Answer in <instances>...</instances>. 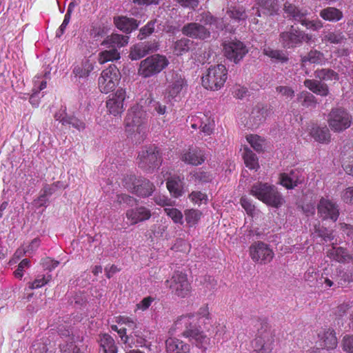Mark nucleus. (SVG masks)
<instances>
[{"label":"nucleus","instance_id":"obj_1","mask_svg":"<svg viewBox=\"0 0 353 353\" xmlns=\"http://www.w3.org/2000/svg\"><path fill=\"white\" fill-rule=\"evenodd\" d=\"M210 312L207 307H201L199 310V314H190L188 316H181L177 321V324L183 323L185 330L182 332V336L188 338L190 341L195 344V345L205 350L210 343V339L201 331L197 326V321L199 316L209 319Z\"/></svg>","mask_w":353,"mask_h":353},{"label":"nucleus","instance_id":"obj_2","mask_svg":"<svg viewBox=\"0 0 353 353\" xmlns=\"http://www.w3.org/2000/svg\"><path fill=\"white\" fill-rule=\"evenodd\" d=\"M201 21L203 24L196 22H190L185 24L181 28L182 34L189 38L205 40L210 37L211 32L205 27L207 25H212L216 23L217 18L211 14L209 12H204L201 14Z\"/></svg>","mask_w":353,"mask_h":353},{"label":"nucleus","instance_id":"obj_3","mask_svg":"<svg viewBox=\"0 0 353 353\" xmlns=\"http://www.w3.org/2000/svg\"><path fill=\"white\" fill-rule=\"evenodd\" d=\"M283 10L286 18L300 23L308 30L318 31L323 27L321 21L312 20L308 17L310 12L305 8H299L287 1L284 3Z\"/></svg>","mask_w":353,"mask_h":353},{"label":"nucleus","instance_id":"obj_4","mask_svg":"<svg viewBox=\"0 0 353 353\" xmlns=\"http://www.w3.org/2000/svg\"><path fill=\"white\" fill-rule=\"evenodd\" d=\"M250 194L271 207L279 208L284 203L281 194L274 185L258 182L250 190Z\"/></svg>","mask_w":353,"mask_h":353},{"label":"nucleus","instance_id":"obj_5","mask_svg":"<svg viewBox=\"0 0 353 353\" xmlns=\"http://www.w3.org/2000/svg\"><path fill=\"white\" fill-rule=\"evenodd\" d=\"M169 64L166 57L155 54L142 60L138 68V74L143 78H149L160 73Z\"/></svg>","mask_w":353,"mask_h":353},{"label":"nucleus","instance_id":"obj_6","mask_svg":"<svg viewBox=\"0 0 353 353\" xmlns=\"http://www.w3.org/2000/svg\"><path fill=\"white\" fill-rule=\"evenodd\" d=\"M228 71L224 65H211L202 77V85L205 89L218 90L223 86Z\"/></svg>","mask_w":353,"mask_h":353},{"label":"nucleus","instance_id":"obj_7","mask_svg":"<svg viewBox=\"0 0 353 353\" xmlns=\"http://www.w3.org/2000/svg\"><path fill=\"white\" fill-rule=\"evenodd\" d=\"M313 40L311 34L305 32L294 26L288 30L281 32L279 34V42L283 48L286 49L294 48L301 46L303 42L309 43Z\"/></svg>","mask_w":353,"mask_h":353},{"label":"nucleus","instance_id":"obj_8","mask_svg":"<svg viewBox=\"0 0 353 353\" xmlns=\"http://www.w3.org/2000/svg\"><path fill=\"white\" fill-rule=\"evenodd\" d=\"M327 123L332 130L340 132L350 127L352 117L343 108H333L327 115Z\"/></svg>","mask_w":353,"mask_h":353},{"label":"nucleus","instance_id":"obj_9","mask_svg":"<svg viewBox=\"0 0 353 353\" xmlns=\"http://www.w3.org/2000/svg\"><path fill=\"white\" fill-rule=\"evenodd\" d=\"M165 285L174 295L184 298L191 290L190 284L188 280L187 275L182 272L176 271L172 276L165 281Z\"/></svg>","mask_w":353,"mask_h":353},{"label":"nucleus","instance_id":"obj_10","mask_svg":"<svg viewBox=\"0 0 353 353\" xmlns=\"http://www.w3.org/2000/svg\"><path fill=\"white\" fill-rule=\"evenodd\" d=\"M121 79V73L115 65H110L103 70L98 80L99 90L101 92L108 93L112 91Z\"/></svg>","mask_w":353,"mask_h":353},{"label":"nucleus","instance_id":"obj_11","mask_svg":"<svg viewBox=\"0 0 353 353\" xmlns=\"http://www.w3.org/2000/svg\"><path fill=\"white\" fill-rule=\"evenodd\" d=\"M139 167L146 172H152L161 164L159 150L155 147L143 150L138 156Z\"/></svg>","mask_w":353,"mask_h":353},{"label":"nucleus","instance_id":"obj_12","mask_svg":"<svg viewBox=\"0 0 353 353\" xmlns=\"http://www.w3.org/2000/svg\"><path fill=\"white\" fill-rule=\"evenodd\" d=\"M223 54L227 59L236 64L243 60L248 52V48L241 41L232 40L223 44Z\"/></svg>","mask_w":353,"mask_h":353},{"label":"nucleus","instance_id":"obj_13","mask_svg":"<svg viewBox=\"0 0 353 353\" xmlns=\"http://www.w3.org/2000/svg\"><path fill=\"white\" fill-rule=\"evenodd\" d=\"M146 112L139 106H134L128 110L125 119V127L129 132L141 131L146 121Z\"/></svg>","mask_w":353,"mask_h":353},{"label":"nucleus","instance_id":"obj_14","mask_svg":"<svg viewBox=\"0 0 353 353\" xmlns=\"http://www.w3.org/2000/svg\"><path fill=\"white\" fill-rule=\"evenodd\" d=\"M272 114L273 109L271 105L259 103L253 108L247 124L249 128L256 129Z\"/></svg>","mask_w":353,"mask_h":353},{"label":"nucleus","instance_id":"obj_15","mask_svg":"<svg viewBox=\"0 0 353 353\" xmlns=\"http://www.w3.org/2000/svg\"><path fill=\"white\" fill-rule=\"evenodd\" d=\"M317 214L322 220L335 222L339 216V205L332 201L321 198L317 205Z\"/></svg>","mask_w":353,"mask_h":353},{"label":"nucleus","instance_id":"obj_16","mask_svg":"<svg viewBox=\"0 0 353 353\" xmlns=\"http://www.w3.org/2000/svg\"><path fill=\"white\" fill-rule=\"evenodd\" d=\"M250 253L253 261L261 263L270 262L274 257L273 251L262 241L252 244L250 248Z\"/></svg>","mask_w":353,"mask_h":353},{"label":"nucleus","instance_id":"obj_17","mask_svg":"<svg viewBox=\"0 0 353 353\" xmlns=\"http://www.w3.org/2000/svg\"><path fill=\"white\" fill-rule=\"evenodd\" d=\"M125 99V91L122 88H119L115 93L112 94L106 102V107L110 114L114 116L120 115L124 110Z\"/></svg>","mask_w":353,"mask_h":353},{"label":"nucleus","instance_id":"obj_18","mask_svg":"<svg viewBox=\"0 0 353 353\" xmlns=\"http://www.w3.org/2000/svg\"><path fill=\"white\" fill-rule=\"evenodd\" d=\"M168 83L167 91L172 97H176L185 84L184 78L176 71H169L165 75Z\"/></svg>","mask_w":353,"mask_h":353},{"label":"nucleus","instance_id":"obj_19","mask_svg":"<svg viewBox=\"0 0 353 353\" xmlns=\"http://www.w3.org/2000/svg\"><path fill=\"white\" fill-rule=\"evenodd\" d=\"M274 341L270 331L259 332L254 341V351L258 353H270L273 349Z\"/></svg>","mask_w":353,"mask_h":353},{"label":"nucleus","instance_id":"obj_20","mask_svg":"<svg viewBox=\"0 0 353 353\" xmlns=\"http://www.w3.org/2000/svg\"><path fill=\"white\" fill-rule=\"evenodd\" d=\"M126 218L130 221L131 225H135L139 222L148 220L151 217L149 209L144 206L128 210L125 212Z\"/></svg>","mask_w":353,"mask_h":353},{"label":"nucleus","instance_id":"obj_21","mask_svg":"<svg viewBox=\"0 0 353 353\" xmlns=\"http://www.w3.org/2000/svg\"><path fill=\"white\" fill-rule=\"evenodd\" d=\"M181 159L185 163L196 166L202 164L205 160V157L203 150L195 148H190L182 154Z\"/></svg>","mask_w":353,"mask_h":353},{"label":"nucleus","instance_id":"obj_22","mask_svg":"<svg viewBox=\"0 0 353 353\" xmlns=\"http://www.w3.org/2000/svg\"><path fill=\"white\" fill-rule=\"evenodd\" d=\"M116 27L123 32L128 34L136 30L139 26V21L133 18L119 16L114 18Z\"/></svg>","mask_w":353,"mask_h":353},{"label":"nucleus","instance_id":"obj_23","mask_svg":"<svg viewBox=\"0 0 353 353\" xmlns=\"http://www.w3.org/2000/svg\"><path fill=\"white\" fill-rule=\"evenodd\" d=\"M303 85L311 92L317 95L326 97L330 94L328 85L318 79H305L303 82Z\"/></svg>","mask_w":353,"mask_h":353},{"label":"nucleus","instance_id":"obj_24","mask_svg":"<svg viewBox=\"0 0 353 353\" xmlns=\"http://www.w3.org/2000/svg\"><path fill=\"white\" fill-rule=\"evenodd\" d=\"M280 183L287 189H293L303 182V179L297 170L280 174Z\"/></svg>","mask_w":353,"mask_h":353},{"label":"nucleus","instance_id":"obj_25","mask_svg":"<svg viewBox=\"0 0 353 353\" xmlns=\"http://www.w3.org/2000/svg\"><path fill=\"white\" fill-rule=\"evenodd\" d=\"M154 189V184L150 180L139 176L133 193L139 196L147 197L152 195Z\"/></svg>","mask_w":353,"mask_h":353},{"label":"nucleus","instance_id":"obj_26","mask_svg":"<svg viewBox=\"0 0 353 353\" xmlns=\"http://www.w3.org/2000/svg\"><path fill=\"white\" fill-rule=\"evenodd\" d=\"M318 336L320 339L321 345L327 350H332L337 345V339L333 330L323 329L319 332Z\"/></svg>","mask_w":353,"mask_h":353},{"label":"nucleus","instance_id":"obj_27","mask_svg":"<svg viewBox=\"0 0 353 353\" xmlns=\"http://www.w3.org/2000/svg\"><path fill=\"white\" fill-rule=\"evenodd\" d=\"M129 41V37L119 34H112L108 36L101 43V45L105 46L108 48H116L117 50L126 46Z\"/></svg>","mask_w":353,"mask_h":353},{"label":"nucleus","instance_id":"obj_28","mask_svg":"<svg viewBox=\"0 0 353 353\" xmlns=\"http://www.w3.org/2000/svg\"><path fill=\"white\" fill-rule=\"evenodd\" d=\"M166 350L169 353H188L190 345L176 339L169 338L165 341Z\"/></svg>","mask_w":353,"mask_h":353},{"label":"nucleus","instance_id":"obj_29","mask_svg":"<svg viewBox=\"0 0 353 353\" xmlns=\"http://www.w3.org/2000/svg\"><path fill=\"white\" fill-rule=\"evenodd\" d=\"M194 46V41L187 37H183L174 42L173 51L176 55L181 56L190 51Z\"/></svg>","mask_w":353,"mask_h":353},{"label":"nucleus","instance_id":"obj_30","mask_svg":"<svg viewBox=\"0 0 353 353\" xmlns=\"http://www.w3.org/2000/svg\"><path fill=\"white\" fill-rule=\"evenodd\" d=\"M310 134L315 141L321 143H327L331 139L330 130L326 126H313L311 129Z\"/></svg>","mask_w":353,"mask_h":353},{"label":"nucleus","instance_id":"obj_31","mask_svg":"<svg viewBox=\"0 0 353 353\" xmlns=\"http://www.w3.org/2000/svg\"><path fill=\"white\" fill-rule=\"evenodd\" d=\"M327 256L330 259L335 260L339 263H345L351 259V256L347 250L342 247L336 248L332 246L327 250Z\"/></svg>","mask_w":353,"mask_h":353},{"label":"nucleus","instance_id":"obj_32","mask_svg":"<svg viewBox=\"0 0 353 353\" xmlns=\"http://www.w3.org/2000/svg\"><path fill=\"white\" fill-rule=\"evenodd\" d=\"M320 17L325 21L336 22L343 18V12L334 7H327L320 11Z\"/></svg>","mask_w":353,"mask_h":353},{"label":"nucleus","instance_id":"obj_33","mask_svg":"<svg viewBox=\"0 0 353 353\" xmlns=\"http://www.w3.org/2000/svg\"><path fill=\"white\" fill-rule=\"evenodd\" d=\"M54 117L56 120L59 121L63 125H71L79 130L85 128L84 123L75 117L68 116L65 113L64 116H62L61 114H56Z\"/></svg>","mask_w":353,"mask_h":353},{"label":"nucleus","instance_id":"obj_34","mask_svg":"<svg viewBox=\"0 0 353 353\" xmlns=\"http://www.w3.org/2000/svg\"><path fill=\"white\" fill-rule=\"evenodd\" d=\"M167 188L174 197H179L183 194V184L179 177H172L167 181Z\"/></svg>","mask_w":353,"mask_h":353},{"label":"nucleus","instance_id":"obj_35","mask_svg":"<svg viewBox=\"0 0 353 353\" xmlns=\"http://www.w3.org/2000/svg\"><path fill=\"white\" fill-rule=\"evenodd\" d=\"M226 13L230 18L236 21H245L248 17L245 8L239 5L231 6L227 10Z\"/></svg>","mask_w":353,"mask_h":353},{"label":"nucleus","instance_id":"obj_36","mask_svg":"<svg viewBox=\"0 0 353 353\" xmlns=\"http://www.w3.org/2000/svg\"><path fill=\"white\" fill-rule=\"evenodd\" d=\"M121 57L120 52L116 48H109L101 52L99 54V62L103 64L108 61H113L119 59Z\"/></svg>","mask_w":353,"mask_h":353},{"label":"nucleus","instance_id":"obj_37","mask_svg":"<svg viewBox=\"0 0 353 353\" xmlns=\"http://www.w3.org/2000/svg\"><path fill=\"white\" fill-rule=\"evenodd\" d=\"M314 77L316 79H318L321 81L328 80L338 81L339 79V74L330 68L316 70L314 72Z\"/></svg>","mask_w":353,"mask_h":353},{"label":"nucleus","instance_id":"obj_38","mask_svg":"<svg viewBox=\"0 0 353 353\" xmlns=\"http://www.w3.org/2000/svg\"><path fill=\"white\" fill-rule=\"evenodd\" d=\"M190 175L192 180L199 183H208L212 179V174L202 169H198L192 171L190 172Z\"/></svg>","mask_w":353,"mask_h":353},{"label":"nucleus","instance_id":"obj_39","mask_svg":"<svg viewBox=\"0 0 353 353\" xmlns=\"http://www.w3.org/2000/svg\"><path fill=\"white\" fill-rule=\"evenodd\" d=\"M243 157L246 167L252 170L259 168L258 159L250 149L248 148H244Z\"/></svg>","mask_w":353,"mask_h":353},{"label":"nucleus","instance_id":"obj_40","mask_svg":"<svg viewBox=\"0 0 353 353\" xmlns=\"http://www.w3.org/2000/svg\"><path fill=\"white\" fill-rule=\"evenodd\" d=\"M93 67L92 64L88 62L82 63L81 65H77L74 68L72 73L75 78L83 79L87 78L90 72L92 70Z\"/></svg>","mask_w":353,"mask_h":353},{"label":"nucleus","instance_id":"obj_41","mask_svg":"<svg viewBox=\"0 0 353 353\" xmlns=\"http://www.w3.org/2000/svg\"><path fill=\"white\" fill-rule=\"evenodd\" d=\"M314 234L316 236L321 238L325 242L331 241L334 239L332 230L320 224L314 226Z\"/></svg>","mask_w":353,"mask_h":353},{"label":"nucleus","instance_id":"obj_42","mask_svg":"<svg viewBox=\"0 0 353 353\" xmlns=\"http://www.w3.org/2000/svg\"><path fill=\"white\" fill-rule=\"evenodd\" d=\"M263 14L273 15L278 10V4L276 0H259Z\"/></svg>","mask_w":353,"mask_h":353},{"label":"nucleus","instance_id":"obj_43","mask_svg":"<svg viewBox=\"0 0 353 353\" xmlns=\"http://www.w3.org/2000/svg\"><path fill=\"white\" fill-rule=\"evenodd\" d=\"M101 346L104 353H117V348L114 339L108 334H104L101 340Z\"/></svg>","mask_w":353,"mask_h":353},{"label":"nucleus","instance_id":"obj_44","mask_svg":"<svg viewBox=\"0 0 353 353\" xmlns=\"http://www.w3.org/2000/svg\"><path fill=\"white\" fill-rule=\"evenodd\" d=\"M343 168L345 172L350 175H353V149L349 148V152H345L342 157Z\"/></svg>","mask_w":353,"mask_h":353},{"label":"nucleus","instance_id":"obj_45","mask_svg":"<svg viewBox=\"0 0 353 353\" xmlns=\"http://www.w3.org/2000/svg\"><path fill=\"white\" fill-rule=\"evenodd\" d=\"M157 20L153 19L148 21L145 26L142 27L139 30V34L137 35V38L139 40H143L150 36L155 30V24L157 23Z\"/></svg>","mask_w":353,"mask_h":353},{"label":"nucleus","instance_id":"obj_46","mask_svg":"<svg viewBox=\"0 0 353 353\" xmlns=\"http://www.w3.org/2000/svg\"><path fill=\"white\" fill-rule=\"evenodd\" d=\"M263 54L281 63L287 62L288 60V57L281 50H273L270 47L263 49Z\"/></svg>","mask_w":353,"mask_h":353},{"label":"nucleus","instance_id":"obj_47","mask_svg":"<svg viewBox=\"0 0 353 353\" xmlns=\"http://www.w3.org/2000/svg\"><path fill=\"white\" fill-rule=\"evenodd\" d=\"M185 221L190 226L197 223L201 218V212L198 210L190 209L184 211Z\"/></svg>","mask_w":353,"mask_h":353},{"label":"nucleus","instance_id":"obj_48","mask_svg":"<svg viewBox=\"0 0 353 353\" xmlns=\"http://www.w3.org/2000/svg\"><path fill=\"white\" fill-rule=\"evenodd\" d=\"M146 55L147 54L143 46V44L140 43L133 46L131 48L129 57L132 60H139Z\"/></svg>","mask_w":353,"mask_h":353},{"label":"nucleus","instance_id":"obj_49","mask_svg":"<svg viewBox=\"0 0 353 353\" xmlns=\"http://www.w3.org/2000/svg\"><path fill=\"white\" fill-rule=\"evenodd\" d=\"M299 99H303L302 105L305 107L315 108L317 104V99L316 97L308 92H302L299 94Z\"/></svg>","mask_w":353,"mask_h":353},{"label":"nucleus","instance_id":"obj_50","mask_svg":"<svg viewBox=\"0 0 353 353\" xmlns=\"http://www.w3.org/2000/svg\"><path fill=\"white\" fill-rule=\"evenodd\" d=\"M323 59V54L318 50H311L307 56L302 57V62L309 61L312 63H319Z\"/></svg>","mask_w":353,"mask_h":353},{"label":"nucleus","instance_id":"obj_51","mask_svg":"<svg viewBox=\"0 0 353 353\" xmlns=\"http://www.w3.org/2000/svg\"><path fill=\"white\" fill-rule=\"evenodd\" d=\"M164 211L175 223H179L181 225L183 223V214L178 209L166 208L164 209Z\"/></svg>","mask_w":353,"mask_h":353},{"label":"nucleus","instance_id":"obj_52","mask_svg":"<svg viewBox=\"0 0 353 353\" xmlns=\"http://www.w3.org/2000/svg\"><path fill=\"white\" fill-rule=\"evenodd\" d=\"M139 180V177H137L133 174H127L123 178V185L131 192L133 193L134 190L137 185V182Z\"/></svg>","mask_w":353,"mask_h":353},{"label":"nucleus","instance_id":"obj_53","mask_svg":"<svg viewBox=\"0 0 353 353\" xmlns=\"http://www.w3.org/2000/svg\"><path fill=\"white\" fill-rule=\"evenodd\" d=\"M149 105L153 111L156 112L157 114L159 116L161 115H166L168 113L167 107L165 104L160 103L159 101H156L152 99H150L149 101Z\"/></svg>","mask_w":353,"mask_h":353},{"label":"nucleus","instance_id":"obj_54","mask_svg":"<svg viewBox=\"0 0 353 353\" xmlns=\"http://www.w3.org/2000/svg\"><path fill=\"white\" fill-rule=\"evenodd\" d=\"M276 92L282 97L288 100L293 99L295 94L294 90L291 87L283 85L276 87Z\"/></svg>","mask_w":353,"mask_h":353},{"label":"nucleus","instance_id":"obj_55","mask_svg":"<svg viewBox=\"0 0 353 353\" xmlns=\"http://www.w3.org/2000/svg\"><path fill=\"white\" fill-rule=\"evenodd\" d=\"M248 141L256 152H260L263 150V145L262 143L263 141L259 136L251 135L248 138Z\"/></svg>","mask_w":353,"mask_h":353},{"label":"nucleus","instance_id":"obj_56","mask_svg":"<svg viewBox=\"0 0 353 353\" xmlns=\"http://www.w3.org/2000/svg\"><path fill=\"white\" fill-rule=\"evenodd\" d=\"M116 201L119 204L125 203L129 206H133L137 203L134 197L125 194H117Z\"/></svg>","mask_w":353,"mask_h":353},{"label":"nucleus","instance_id":"obj_57","mask_svg":"<svg viewBox=\"0 0 353 353\" xmlns=\"http://www.w3.org/2000/svg\"><path fill=\"white\" fill-rule=\"evenodd\" d=\"M344 36L341 33L328 32L324 36V40L331 43H340L344 39Z\"/></svg>","mask_w":353,"mask_h":353},{"label":"nucleus","instance_id":"obj_58","mask_svg":"<svg viewBox=\"0 0 353 353\" xmlns=\"http://www.w3.org/2000/svg\"><path fill=\"white\" fill-rule=\"evenodd\" d=\"M204 287L209 290H213L216 289V287L217 285V281L214 279V277L206 275L203 278V281H201Z\"/></svg>","mask_w":353,"mask_h":353},{"label":"nucleus","instance_id":"obj_59","mask_svg":"<svg viewBox=\"0 0 353 353\" xmlns=\"http://www.w3.org/2000/svg\"><path fill=\"white\" fill-rule=\"evenodd\" d=\"M182 7L195 10L199 4V0H176Z\"/></svg>","mask_w":353,"mask_h":353},{"label":"nucleus","instance_id":"obj_60","mask_svg":"<svg viewBox=\"0 0 353 353\" xmlns=\"http://www.w3.org/2000/svg\"><path fill=\"white\" fill-rule=\"evenodd\" d=\"M59 264V261L54 260L50 257H46L42 260L43 267L49 270L54 269Z\"/></svg>","mask_w":353,"mask_h":353},{"label":"nucleus","instance_id":"obj_61","mask_svg":"<svg viewBox=\"0 0 353 353\" xmlns=\"http://www.w3.org/2000/svg\"><path fill=\"white\" fill-rule=\"evenodd\" d=\"M342 199L346 203L353 204V187H349L343 192Z\"/></svg>","mask_w":353,"mask_h":353},{"label":"nucleus","instance_id":"obj_62","mask_svg":"<svg viewBox=\"0 0 353 353\" xmlns=\"http://www.w3.org/2000/svg\"><path fill=\"white\" fill-rule=\"evenodd\" d=\"M30 265V261L28 259H23L18 265L17 269L14 271L16 277L21 278L23 276V271L25 268Z\"/></svg>","mask_w":353,"mask_h":353},{"label":"nucleus","instance_id":"obj_63","mask_svg":"<svg viewBox=\"0 0 353 353\" xmlns=\"http://www.w3.org/2000/svg\"><path fill=\"white\" fill-rule=\"evenodd\" d=\"M154 200L159 205L169 206L172 205V201L164 195L155 196Z\"/></svg>","mask_w":353,"mask_h":353},{"label":"nucleus","instance_id":"obj_64","mask_svg":"<svg viewBox=\"0 0 353 353\" xmlns=\"http://www.w3.org/2000/svg\"><path fill=\"white\" fill-rule=\"evenodd\" d=\"M343 349L350 353H353V336H347L343 338Z\"/></svg>","mask_w":353,"mask_h":353}]
</instances>
